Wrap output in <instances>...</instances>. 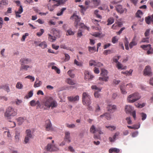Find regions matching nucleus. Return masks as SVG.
<instances>
[{
    "label": "nucleus",
    "instance_id": "obj_1",
    "mask_svg": "<svg viewBox=\"0 0 153 153\" xmlns=\"http://www.w3.org/2000/svg\"><path fill=\"white\" fill-rule=\"evenodd\" d=\"M45 106V109H48L51 107L52 109L57 107L58 104L57 102L51 97H46L43 102Z\"/></svg>",
    "mask_w": 153,
    "mask_h": 153
},
{
    "label": "nucleus",
    "instance_id": "obj_2",
    "mask_svg": "<svg viewBox=\"0 0 153 153\" xmlns=\"http://www.w3.org/2000/svg\"><path fill=\"white\" fill-rule=\"evenodd\" d=\"M17 111L16 109L9 106L6 109L4 116L7 119L10 120L11 119V117H13L17 115Z\"/></svg>",
    "mask_w": 153,
    "mask_h": 153
},
{
    "label": "nucleus",
    "instance_id": "obj_3",
    "mask_svg": "<svg viewBox=\"0 0 153 153\" xmlns=\"http://www.w3.org/2000/svg\"><path fill=\"white\" fill-rule=\"evenodd\" d=\"M141 98V96L137 92H135L129 95L127 98V100L129 103H133L138 100Z\"/></svg>",
    "mask_w": 153,
    "mask_h": 153
},
{
    "label": "nucleus",
    "instance_id": "obj_4",
    "mask_svg": "<svg viewBox=\"0 0 153 153\" xmlns=\"http://www.w3.org/2000/svg\"><path fill=\"white\" fill-rule=\"evenodd\" d=\"M91 97L86 92H84L82 95V102L83 105L91 104Z\"/></svg>",
    "mask_w": 153,
    "mask_h": 153
},
{
    "label": "nucleus",
    "instance_id": "obj_5",
    "mask_svg": "<svg viewBox=\"0 0 153 153\" xmlns=\"http://www.w3.org/2000/svg\"><path fill=\"white\" fill-rule=\"evenodd\" d=\"M133 110V108L130 105H126L125 106V111L127 114L131 113L134 119V120L136 119V111H133L132 112V111Z\"/></svg>",
    "mask_w": 153,
    "mask_h": 153
},
{
    "label": "nucleus",
    "instance_id": "obj_6",
    "mask_svg": "<svg viewBox=\"0 0 153 153\" xmlns=\"http://www.w3.org/2000/svg\"><path fill=\"white\" fill-rule=\"evenodd\" d=\"M108 73L106 70L104 69H102L100 73L102 77H100L99 78V80L101 81H107L108 78V77L107 76Z\"/></svg>",
    "mask_w": 153,
    "mask_h": 153
},
{
    "label": "nucleus",
    "instance_id": "obj_7",
    "mask_svg": "<svg viewBox=\"0 0 153 153\" xmlns=\"http://www.w3.org/2000/svg\"><path fill=\"white\" fill-rule=\"evenodd\" d=\"M90 131L92 134H94L97 132L99 134H103V132L101 130L100 127H96L94 125H92L90 129Z\"/></svg>",
    "mask_w": 153,
    "mask_h": 153
},
{
    "label": "nucleus",
    "instance_id": "obj_8",
    "mask_svg": "<svg viewBox=\"0 0 153 153\" xmlns=\"http://www.w3.org/2000/svg\"><path fill=\"white\" fill-rule=\"evenodd\" d=\"M45 127L46 131H52L54 130V128L50 120H48L46 121Z\"/></svg>",
    "mask_w": 153,
    "mask_h": 153
},
{
    "label": "nucleus",
    "instance_id": "obj_9",
    "mask_svg": "<svg viewBox=\"0 0 153 153\" xmlns=\"http://www.w3.org/2000/svg\"><path fill=\"white\" fill-rule=\"evenodd\" d=\"M143 74L144 76H151L152 75L151 69L149 65L146 66L143 71Z\"/></svg>",
    "mask_w": 153,
    "mask_h": 153
},
{
    "label": "nucleus",
    "instance_id": "obj_10",
    "mask_svg": "<svg viewBox=\"0 0 153 153\" xmlns=\"http://www.w3.org/2000/svg\"><path fill=\"white\" fill-rule=\"evenodd\" d=\"M107 111L111 113H113L117 109L116 106L114 105L108 104L106 107Z\"/></svg>",
    "mask_w": 153,
    "mask_h": 153
},
{
    "label": "nucleus",
    "instance_id": "obj_11",
    "mask_svg": "<svg viewBox=\"0 0 153 153\" xmlns=\"http://www.w3.org/2000/svg\"><path fill=\"white\" fill-rule=\"evenodd\" d=\"M74 19V23L76 24V26L78 23L80 21L81 18L78 16L76 15L75 13H74L70 18V19L73 20Z\"/></svg>",
    "mask_w": 153,
    "mask_h": 153
},
{
    "label": "nucleus",
    "instance_id": "obj_12",
    "mask_svg": "<svg viewBox=\"0 0 153 153\" xmlns=\"http://www.w3.org/2000/svg\"><path fill=\"white\" fill-rule=\"evenodd\" d=\"M64 140L67 141L68 143L71 142V137L70 133L69 131H66L65 132Z\"/></svg>",
    "mask_w": 153,
    "mask_h": 153
},
{
    "label": "nucleus",
    "instance_id": "obj_13",
    "mask_svg": "<svg viewBox=\"0 0 153 153\" xmlns=\"http://www.w3.org/2000/svg\"><path fill=\"white\" fill-rule=\"evenodd\" d=\"M3 89L7 93L10 92V90L8 84H5L0 85V89Z\"/></svg>",
    "mask_w": 153,
    "mask_h": 153
},
{
    "label": "nucleus",
    "instance_id": "obj_14",
    "mask_svg": "<svg viewBox=\"0 0 153 153\" xmlns=\"http://www.w3.org/2000/svg\"><path fill=\"white\" fill-rule=\"evenodd\" d=\"M85 79V80H89L91 79L94 76L91 75V73L88 71H85L84 72Z\"/></svg>",
    "mask_w": 153,
    "mask_h": 153
},
{
    "label": "nucleus",
    "instance_id": "obj_15",
    "mask_svg": "<svg viewBox=\"0 0 153 153\" xmlns=\"http://www.w3.org/2000/svg\"><path fill=\"white\" fill-rule=\"evenodd\" d=\"M31 62V60L30 59L26 58H22L20 60V62L21 64H28Z\"/></svg>",
    "mask_w": 153,
    "mask_h": 153
},
{
    "label": "nucleus",
    "instance_id": "obj_16",
    "mask_svg": "<svg viewBox=\"0 0 153 153\" xmlns=\"http://www.w3.org/2000/svg\"><path fill=\"white\" fill-rule=\"evenodd\" d=\"M8 1L6 0H1L0 1V10H2L4 6L8 4Z\"/></svg>",
    "mask_w": 153,
    "mask_h": 153
},
{
    "label": "nucleus",
    "instance_id": "obj_17",
    "mask_svg": "<svg viewBox=\"0 0 153 153\" xmlns=\"http://www.w3.org/2000/svg\"><path fill=\"white\" fill-rule=\"evenodd\" d=\"M53 35L57 38H59L60 36V32L59 30H56V29L53 28L52 29Z\"/></svg>",
    "mask_w": 153,
    "mask_h": 153
},
{
    "label": "nucleus",
    "instance_id": "obj_18",
    "mask_svg": "<svg viewBox=\"0 0 153 153\" xmlns=\"http://www.w3.org/2000/svg\"><path fill=\"white\" fill-rule=\"evenodd\" d=\"M68 99L70 102H74L78 101L79 100V97L78 95H77L75 97L73 96L68 97Z\"/></svg>",
    "mask_w": 153,
    "mask_h": 153
},
{
    "label": "nucleus",
    "instance_id": "obj_19",
    "mask_svg": "<svg viewBox=\"0 0 153 153\" xmlns=\"http://www.w3.org/2000/svg\"><path fill=\"white\" fill-rule=\"evenodd\" d=\"M17 121L18 125H20L26 120V118L25 117H20L16 119Z\"/></svg>",
    "mask_w": 153,
    "mask_h": 153
},
{
    "label": "nucleus",
    "instance_id": "obj_20",
    "mask_svg": "<svg viewBox=\"0 0 153 153\" xmlns=\"http://www.w3.org/2000/svg\"><path fill=\"white\" fill-rule=\"evenodd\" d=\"M136 38V36H134L131 42L129 44V47L130 48H132L134 46L137 45V42L135 41Z\"/></svg>",
    "mask_w": 153,
    "mask_h": 153
},
{
    "label": "nucleus",
    "instance_id": "obj_21",
    "mask_svg": "<svg viewBox=\"0 0 153 153\" xmlns=\"http://www.w3.org/2000/svg\"><path fill=\"white\" fill-rule=\"evenodd\" d=\"M42 84V82L39 80L38 78H36L33 86L34 88H36L40 87Z\"/></svg>",
    "mask_w": 153,
    "mask_h": 153
},
{
    "label": "nucleus",
    "instance_id": "obj_22",
    "mask_svg": "<svg viewBox=\"0 0 153 153\" xmlns=\"http://www.w3.org/2000/svg\"><path fill=\"white\" fill-rule=\"evenodd\" d=\"M100 117L101 118L105 117L107 120H110L111 118V115L108 113H106L103 115H101Z\"/></svg>",
    "mask_w": 153,
    "mask_h": 153
},
{
    "label": "nucleus",
    "instance_id": "obj_23",
    "mask_svg": "<svg viewBox=\"0 0 153 153\" xmlns=\"http://www.w3.org/2000/svg\"><path fill=\"white\" fill-rule=\"evenodd\" d=\"M151 46V45L148 44L146 45H141L140 47L144 50H148L152 49V48Z\"/></svg>",
    "mask_w": 153,
    "mask_h": 153
},
{
    "label": "nucleus",
    "instance_id": "obj_24",
    "mask_svg": "<svg viewBox=\"0 0 153 153\" xmlns=\"http://www.w3.org/2000/svg\"><path fill=\"white\" fill-rule=\"evenodd\" d=\"M116 8L117 11L120 13H122L124 12V9L122 8V6L120 5H117L116 7Z\"/></svg>",
    "mask_w": 153,
    "mask_h": 153
},
{
    "label": "nucleus",
    "instance_id": "obj_25",
    "mask_svg": "<svg viewBox=\"0 0 153 153\" xmlns=\"http://www.w3.org/2000/svg\"><path fill=\"white\" fill-rule=\"evenodd\" d=\"M65 82L68 84L71 85H75L76 83L75 81L69 78H67L65 80Z\"/></svg>",
    "mask_w": 153,
    "mask_h": 153
},
{
    "label": "nucleus",
    "instance_id": "obj_26",
    "mask_svg": "<svg viewBox=\"0 0 153 153\" xmlns=\"http://www.w3.org/2000/svg\"><path fill=\"white\" fill-rule=\"evenodd\" d=\"M48 40L51 42H54L56 40V37L54 36H53L50 34H48Z\"/></svg>",
    "mask_w": 153,
    "mask_h": 153
},
{
    "label": "nucleus",
    "instance_id": "obj_27",
    "mask_svg": "<svg viewBox=\"0 0 153 153\" xmlns=\"http://www.w3.org/2000/svg\"><path fill=\"white\" fill-rule=\"evenodd\" d=\"M120 151V150L116 148H113L110 149L109 150V153H112L114 152V153H118Z\"/></svg>",
    "mask_w": 153,
    "mask_h": 153
},
{
    "label": "nucleus",
    "instance_id": "obj_28",
    "mask_svg": "<svg viewBox=\"0 0 153 153\" xmlns=\"http://www.w3.org/2000/svg\"><path fill=\"white\" fill-rule=\"evenodd\" d=\"M67 0H52V1H56L57 3V4H56V6H58L61 4H64L67 1Z\"/></svg>",
    "mask_w": 153,
    "mask_h": 153
},
{
    "label": "nucleus",
    "instance_id": "obj_29",
    "mask_svg": "<svg viewBox=\"0 0 153 153\" xmlns=\"http://www.w3.org/2000/svg\"><path fill=\"white\" fill-rule=\"evenodd\" d=\"M119 134L120 133L119 132H116L114 134V135L113 136V138L111 137H109V141L111 142H114L116 138V137L118 136Z\"/></svg>",
    "mask_w": 153,
    "mask_h": 153
},
{
    "label": "nucleus",
    "instance_id": "obj_30",
    "mask_svg": "<svg viewBox=\"0 0 153 153\" xmlns=\"http://www.w3.org/2000/svg\"><path fill=\"white\" fill-rule=\"evenodd\" d=\"M21 66L20 68V70H24L27 71L28 68H31L30 66L28 65H25L24 64H21Z\"/></svg>",
    "mask_w": 153,
    "mask_h": 153
},
{
    "label": "nucleus",
    "instance_id": "obj_31",
    "mask_svg": "<svg viewBox=\"0 0 153 153\" xmlns=\"http://www.w3.org/2000/svg\"><path fill=\"white\" fill-rule=\"evenodd\" d=\"M39 46L42 49H44L47 47V45L46 42L45 41H44L40 43L39 45Z\"/></svg>",
    "mask_w": 153,
    "mask_h": 153
},
{
    "label": "nucleus",
    "instance_id": "obj_32",
    "mask_svg": "<svg viewBox=\"0 0 153 153\" xmlns=\"http://www.w3.org/2000/svg\"><path fill=\"white\" fill-rule=\"evenodd\" d=\"M25 133L26 134V136L28 137H33L32 134L31 133V131L30 129H27Z\"/></svg>",
    "mask_w": 153,
    "mask_h": 153
},
{
    "label": "nucleus",
    "instance_id": "obj_33",
    "mask_svg": "<svg viewBox=\"0 0 153 153\" xmlns=\"http://www.w3.org/2000/svg\"><path fill=\"white\" fill-rule=\"evenodd\" d=\"M108 23L107 25H109L112 24L114 22V19L112 17L109 18L107 21Z\"/></svg>",
    "mask_w": 153,
    "mask_h": 153
},
{
    "label": "nucleus",
    "instance_id": "obj_34",
    "mask_svg": "<svg viewBox=\"0 0 153 153\" xmlns=\"http://www.w3.org/2000/svg\"><path fill=\"white\" fill-rule=\"evenodd\" d=\"M93 35L96 37H99L101 38L104 36V35H102L101 33H93Z\"/></svg>",
    "mask_w": 153,
    "mask_h": 153
},
{
    "label": "nucleus",
    "instance_id": "obj_35",
    "mask_svg": "<svg viewBox=\"0 0 153 153\" xmlns=\"http://www.w3.org/2000/svg\"><path fill=\"white\" fill-rule=\"evenodd\" d=\"M97 61L94 60H91L89 61V65L90 66H96Z\"/></svg>",
    "mask_w": 153,
    "mask_h": 153
},
{
    "label": "nucleus",
    "instance_id": "obj_36",
    "mask_svg": "<svg viewBox=\"0 0 153 153\" xmlns=\"http://www.w3.org/2000/svg\"><path fill=\"white\" fill-rule=\"evenodd\" d=\"M91 88L92 89L95 90V91H97L99 92L101 91L102 89L101 88L98 87L95 85H92L91 86Z\"/></svg>",
    "mask_w": 153,
    "mask_h": 153
},
{
    "label": "nucleus",
    "instance_id": "obj_37",
    "mask_svg": "<svg viewBox=\"0 0 153 153\" xmlns=\"http://www.w3.org/2000/svg\"><path fill=\"white\" fill-rule=\"evenodd\" d=\"M116 67L118 69H124L126 67H123V65L120 63L118 62L117 64Z\"/></svg>",
    "mask_w": 153,
    "mask_h": 153
},
{
    "label": "nucleus",
    "instance_id": "obj_38",
    "mask_svg": "<svg viewBox=\"0 0 153 153\" xmlns=\"http://www.w3.org/2000/svg\"><path fill=\"white\" fill-rule=\"evenodd\" d=\"M124 88L125 86L124 85H122L120 86V90L121 93L123 94H126L127 93V92L125 91Z\"/></svg>",
    "mask_w": 153,
    "mask_h": 153
},
{
    "label": "nucleus",
    "instance_id": "obj_39",
    "mask_svg": "<svg viewBox=\"0 0 153 153\" xmlns=\"http://www.w3.org/2000/svg\"><path fill=\"white\" fill-rule=\"evenodd\" d=\"M127 126L129 128L135 129H138L140 128V125H134L132 126Z\"/></svg>",
    "mask_w": 153,
    "mask_h": 153
},
{
    "label": "nucleus",
    "instance_id": "obj_40",
    "mask_svg": "<svg viewBox=\"0 0 153 153\" xmlns=\"http://www.w3.org/2000/svg\"><path fill=\"white\" fill-rule=\"evenodd\" d=\"M23 87V85L20 82H18L16 85V87L19 89H22V88Z\"/></svg>",
    "mask_w": 153,
    "mask_h": 153
},
{
    "label": "nucleus",
    "instance_id": "obj_41",
    "mask_svg": "<svg viewBox=\"0 0 153 153\" xmlns=\"http://www.w3.org/2000/svg\"><path fill=\"white\" fill-rule=\"evenodd\" d=\"M74 34V32L71 30V29H70L68 30L66 33L67 35H73Z\"/></svg>",
    "mask_w": 153,
    "mask_h": 153
},
{
    "label": "nucleus",
    "instance_id": "obj_42",
    "mask_svg": "<svg viewBox=\"0 0 153 153\" xmlns=\"http://www.w3.org/2000/svg\"><path fill=\"white\" fill-rule=\"evenodd\" d=\"M132 71H133V70L132 69H130V70L129 71H126L124 72L122 71L121 72V73L123 74L126 75H131V74Z\"/></svg>",
    "mask_w": 153,
    "mask_h": 153
},
{
    "label": "nucleus",
    "instance_id": "obj_43",
    "mask_svg": "<svg viewBox=\"0 0 153 153\" xmlns=\"http://www.w3.org/2000/svg\"><path fill=\"white\" fill-rule=\"evenodd\" d=\"M151 18L150 16H148L147 17H146L145 21L147 24H150L151 22Z\"/></svg>",
    "mask_w": 153,
    "mask_h": 153
},
{
    "label": "nucleus",
    "instance_id": "obj_44",
    "mask_svg": "<svg viewBox=\"0 0 153 153\" xmlns=\"http://www.w3.org/2000/svg\"><path fill=\"white\" fill-rule=\"evenodd\" d=\"M52 69L54 70L58 74H59L60 73V71L59 69L55 66H53L52 67Z\"/></svg>",
    "mask_w": 153,
    "mask_h": 153
},
{
    "label": "nucleus",
    "instance_id": "obj_45",
    "mask_svg": "<svg viewBox=\"0 0 153 153\" xmlns=\"http://www.w3.org/2000/svg\"><path fill=\"white\" fill-rule=\"evenodd\" d=\"M20 133L18 132H16L15 133V139L16 141H18L19 139Z\"/></svg>",
    "mask_w": 153,
    "mask_h": 153
},
{
    "label": "nucleus",
    "instance_id": "obj_46",
    "mask_svg": "<svg viewBox=\"0 0 153 153\" xmlns=\"http://www.w3.org/2000/svg\"><path fill=\"white\" fill-rule=\"evenodd\" d=\"M98 91H95L94 93V95L96 98H99L101 96L100 94L99 93Z\"/></svg>",
    "mask_w": 153,
    "mask_h": 153
},
{
    "label": "nucleus",
    "instance_id": "obj_47",
    "mask_svg": "<svg viewBox=\"0 0 153 153\" xmlns=\"http://www.w3.org/2000/svg\"><path fill=\"white\" fill-rule=\"evenodd\" d=\"M39 102V101H37L36 102V101L35 100H33L31 101L30 102V105L31 106H35Z\"/></svg>",
    "mask_w": 153,
    "mask_h": 153
},
{
    "label": "nucleus",
    "instance_id": "obj_48",
    "mask_svg": "<svg viewBox=\"0 0 153 153\" xmlns=\"http://www.w3.org/2000/svg\"><path fill=\"white\" fill-rule=\"evenodd\" d=\"M118 41V39L117 36H115L112 37L111 39L112 42L115 44Z\"/></svg>",
    "mask_w": 153,
    "mask_h": 153
},
{
    "label": "nucleus",
    "instance_id": "obj_49",
    "mask_svg": "<svg viewBox=\"0 0 153 153\" xmlns=\"http://www.w3.org/2000/svg\"><path fill=\"white\" fill-rule=\"evenodd\" d=\"M100 0H94L93 1V3L94 6H97L100 4Z\"/></svg>",
    "mask_w": 153,
    "mask_h": 153
},
{
    "label": "nucleus",
    "instance_id": "obj_50",
    "mask_svg": "<svg viewBox=\"0 0 153 153\" xmlns=\"http://www.w3.org/2000/svg\"><path fill=\"white\" fill-rule=\"evenodd\" d=\"M140 116L141 117V119L142 120H145L147 117L146 114L143 113H141L140 114Z\"/></svg>",
    "mask_w": 153,
    "mask_h": 153
},
{
    "label": "nucleus",
    "instance_id": "obj_51",
    "mask_svg": "<svg viewBox=\"0 0 153 153\" xmlns=\"http://www.w3.org/2000/svg\"><path fill=\"white\" fill-rule=\"evenodd\" d=\"M72 71L71 70H69L68 71L67 74L70 77L72 78H74L75 76V75L74 74L72 73Z\"/></svg>",
    "mask_w": 153,
    "mask_h": 153
},
{
    "label": "nucleus",
    "instance_id": "obj_52",
    "mask_svg": "<svg viewBox=\"0 0 153 153\" xmlns=\"http://www.w3.org/2000/svg\"><path fill=\"white\" fill-rule=\"evenodd\" d=\"M98 10H95V11L94 12V13L97 18L99 19H101L102 16L98 13Z\"/></svg>",
    "mask_w": 153,
    "mask_h": 153
},
{
    "label": "nucleus",
    "instance_id": "obj_53",
    "mask_svg": "<svg viewBox=\"0 0 153 153\" xmlns=\"http://www.w3.org/2000/svg\"><path fill=\"white\" fill-rule=\"evenodd\" d=\"M120 57V56H115L114 57L113 59V61L116 63L117 64L118 63V62H118V60Z\"/></svg>",
    "mask_w": 153,
    "mask_h": 153
},
{
    "label": "nucleus",
    "instance_id": "obj_54",
    "mask_svg": "<svg viewBox=\"0 0 153 153\" xmlns=\"http://www.w3.org/2000/svg\"><path fill=\"white\" fill-rule=\"evenodd\" d=\"M88 48L89 51L91 53H93L96 51V47H88Z\"/></svg>",
    "mask_w": 153,
    "mask_h": 153
},
{
    "label": "nucleus",
    "instance_id": "obj_55",
    "mask_svg": "<svg viewBox=\"0 0 153 153\" xmlns=\"http://www.w3.org/2000/svg\"><path fill=\"white\" fill-rule=\"evenodd\" d=\"M87 105V109L90 111H93V108L92 106L90 105V104L84 105Z\"/></svg>",
    "mask_w": 153,
    "mask_h": 153
},
{
    "label": "nucleus",
    "instance_id": "obj_56",
    "mask_svg": "<svg viewBox=\"0 0 153 153\" xmlns=\"http://www.w3.org/2000/svg\"><path fill=\"white\" fill-rule=\"evenodd\" d=\"M33 94V91H31L29 92L28 95L26 96L25 97L27 99L31 97L32 96Z\"/></svg>",
    "mask_w": 153,
    "mask_h": 153
},
{
    "label": "nucleus",
    "instance_id": "obj_57",
    "mask_svg": "<svg viewBox=\"0 0 153 153\" xmlns=\"http://www.w3.org/2000/svg\"><path fill=\"white\" fill-rule=\"evenodd\" d=\"M142 14V12L141 10H138L136 14V16L137 17L140 18L141 17V16Z\"/></svg>",
    "mask_w": 153,
    "mask_h": 153
},
{
    "label": "nucleus",
    "instance_id": "obj_58",
    "mask_svg": "<svg viewBox=\"0 0 153 153\" xmlns=\"http://www.w3.org/2000/svg\"><path fill=\"white\" fill-rule=\"evenodd\" d=\"M44 32V30L43 29H41L40 31L36 33V35L39 36H40L42 35Z\"/></svg>",
    "mask_w": 153,
    "mask_h": 153
},
{
    "label": "nucleus",
    "instance_id": "obj_59",
    "mask_svg": "<svg viewBox=\"0 0 153 153\" xmlns=\"http://www.w3.org/2000/svg\"><path fill=\"white\" fill-rule=\"evenodd\" d=\"M105 127L111 131L114 130L116 129V127L114 126H106Z\"/></svg>",
    "mask_w": 153,
    "mask_h": 153
},
{
    "label": "nucleus",
    "instance_id": "obj_60",
    "mask_svg": "<svg viewBox=\"0 0 153 153\" xmlns=\"http://www.w3.org/2000/svg\"><path fill=\"white\" fill-rule=\"evenodd\" d=\"M31 138V137H28L25 136L24 140V143L25 144H27L28 143L30 139Z\"/></svg>",
    "mask_w": 153,
    "mask_h": 153
},
{
    "label": "nucleus",
    "instance_id": "obj_61",
    "mask_svg": "<svg viewBox=\"0 0 153 153\" xmlns=\"http://www.w3.org/2000/svg\"><path fill=\"white\" fill-rule=\"evenodd\" d=\"M74 64H76L77 65L79 66H82V63L78 61L76 59L74 60Z\"/></svg>",
    "mask_w": 153,
    "mask_h": 153
},
{
    "label": "nucleus",
    "instance_id": "obj_62",
    "mask_svg": "<svg viewBox=\"0 0 153 153\" xmlns=\"http://www.w3.org/2000/svg\"><path fill=\"white\" fill-rule=\"evenodd\" d=\"M66 8H65L64 7L62 8L61 9V12L60 13H58L57 14V16H60L62 15L63 13V12L65 10Z\"/></svg>",
    "mask_w": 153,
    "mask_h": 153
},
{
    "label": "nucleus",
    "instance_id": "obj_63",
    "mask_svg": "<svg viewBox=\"0 0 153 153\" xmlns=\"http://www.w3.org/2000/svg\"><path fill=\"white\" fill-rule=\"evenodd\" d=\"M66 126L67 127L71 128H73L75 127V125L74 124H70L68 123H66Z\"/></svg>",
    "mask_w": 153,
    "mask_h": 153
},
{
    "label": "nucleus",
    "instance_id": "obj_64",
    "mask_svg": "<svg viewBox=\"0 0 153 153\" xmlns=\"http://www.w3.org/2000/svg\"><path fill=\"white\" fill-rule=\"evenodd\" d=\"M52 145L50 144H48L46 146V149L47 151H51Z\"/></svg>",
    "mask_w": 153,
    "mask_h": 153
}]
</instances>
